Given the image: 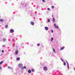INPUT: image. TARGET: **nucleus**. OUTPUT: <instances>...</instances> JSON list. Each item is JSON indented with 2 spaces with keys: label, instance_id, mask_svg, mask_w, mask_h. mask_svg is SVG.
<instances>
[{
  "label": "nucleus",
  "instance_id": "2eb2a0df",
  "mask_svg": "<svg viewBox=\"0 0 75 75\" xmlns=\"http://www.w3.org/2000/svg\"><path fill=\"white\" fill-rule=\"evenodd\" d=\"M53 51L54 52L56 53V52H55V49H53Z\"/></svg>",
  "mask_w": 75,
  "mask_h": 75
},
{
  "label": "nucleus",
  "instance_id": "393cba45",
  "mask_svg": "<svg viewBox=\"0 0 75 75\" xmlns=\"http://www.w3.org/2000/svg\"><path fill=\"white\" fill-rule=\"evenodd\" d=\"M45 30H48V28H45Z\"/></svg>",
  "mask_w": 75,
  "mask_h": 75
},
{
  "label": "nucleus",
  "instance_id": "a211bd4d",
  "mask_svg": "<svg viewBox=\"0 0 75 75\" xmlns=\"http://www.w3.org/2000/svg\"><path fill=\"white\" fill-rule=\"evenodd\" d=\"M7 67L8 69H11L12 68L11 67L8 66Z\"/></svg>",
  "mask_w": 75,
  "mask_h": 75
},
{
  "label": "nucleus",
  "instance_id": "473e14b6",
  "mask_svg": "<svg viewBox=\"0 0 75 75\" xmlns=\"http://www.w3.org/2000/svg\"><path fill=\"white\" fill-rule=\"evenodd\" d=\"M3 47H4V45H3Z\"/></svg>",
  "mask_w": 75,
  "mask_h": 75
},
{
  "label": "nucleus",
  "instance_id": "9d476101",
  "mask_svg": "<svg viewBox=\"0 0 75 75\" xmlns=\"http://www.w3.org/2000/svg\"><path fill=\"white\" fill-rule=\"evenodd\" d=\"M30 24L31 25H33L34 24V22H31Z\"/></svg>",
  "mask_w": 75,
  "mask_h": 75
},
{
  "label": "nucleus",
  "instance_id": "f8f14e48",
  "mask_svg": "<svg viewBox=\"0 0 75 75\" xmlns=\"http://www.w3.org/2000/svg\"><path fill=\"white\" fill-rule=\"evenodd\" d=\"M20 59V58H19V57H17L16 58L17 61H19Z\"/></svg>",
  "mask_w": 75,
  "mask_h": 75
},
{
  "label": "nucleus",
  "instance_id": "b1692460",
  "mask_svg": "<svg viewBox=\"0 0 75 75\" xmlns=\"http://www.w3.org/2000/svg\"><path fill=\"white\" fill-rule=\"evenodd\" d=\"M42 1L43 2H44V3H45V0H42Z\"/></svg>",
  "mask_w": 75,
  "mask_h": 75
},
{
  "label": "nucleus",
  "instance_id": "c85d7f7f",
  "mask_svg": "<svg viewBox=\"0 0 75 75\" xmlns=\"http://www.w3.org/2000/svg\"><path fill=\"white\" fill-rule=\"evenodd\" d=\"M52 8H54V6H52Z\"/></svg>",
  "mask_w": 75,
  "mask_h": 75
},
{
  "label": "nucleus",
  "instance_id": "f3484780",
  "mask_svg": "<svg viewBox=\"0 0 75 75\" xmlns=\"http://www.w3.org/2000/svg\"><path fill=\"white\" fill-rule=\"evenodd\" d=\"M37 46H38V47H39V46H40V44L38 43L37 44Z\"/></svg>",
  "mask_w": 75,
  "mask_h": 75
},
{
  "label": "nucleus",
  "instance_id": "2f4dec72",
  "mask_svg": "<svg viewBox=\"0 0 75 75\" xmlns=\"http://www.w3.org/2000/svg\"><path fill=\"white\" fill-rule=\"evenodd\" d=\"M52 17L53 18V15H52Z\"/></svg>",
  "mask_w": 75,
  "mask_h": 75
},
{
  "label": "nucleus",
  "instance_id": "c756f323",
  "mask_svg": "<svg viewBox=\"0 0 75 75\" xmlns=\"http://www.w3.org/2000/svg\"><path fill=\"white\" fill-rule=\"evenodd\" d=\"M2 52H4V50H2Z\"/></svg>",
  "mask_w": 75,
  "mask_h": 75
},
{
  "label": "nucleus",
  "instance_id": "423d86ee",
  "mask_svg": "<svg viewBox=\"0 0 75 75\" xmlns=\"http://www.w3.org/2000/svg\"><path fill=\"white\" fill-rule=\"evenodd\" d=\"M10 32L11 33H14V30L13 29H11L10 30Z\"/></svg>",
  "mask_w": 75,
  "mask_h": 75
},
{
  "label": "nucleus",
  "instance_id": "f03ea898",
  "mask_svg": "<svg viewBox=\"0 0 75 75\" xmlns=\"http://www.w3.org/2000/svg\"><path fill=\"white\" fill-rule=\"evenodd\" d=\"M67 62V69H69V64H68V62H67V61H66Z\"/></svg>",
  "mask_w": 75,
  "mask_h": 75
},
{
  "label": "nucleus",
  "instance_id": "6ab92c4d",
  "mask_svg": "<svg viewBox=\"0 0 75 75\" xmlns=\"http://www.w3.org/2000/svg\"><path fill=\"white\" fill-rule=\"evenodd\" d=\"M47 21H48V23H50V19H48Z\"/></svg>",
  "mask_w": 75,
  "mask_h": 75
},
{
  "label": "nucleus",
  "instance_id": "5701e85b",
  "mask_svg": "<svg viewBox=\"0 0 75 75\" xmlns=\"http://www.w3.org/2000/svg\"><path fill=\"white\" fill-rule=\"evenodd\" d=\"M54 40V38H52L51 39V41L52 42V40Z\"/></svg>",
  "mask_w": 75,
  "mask_h": 75
},
{
  "label": "nucleus",
  "instance_id": "a878e982",
  "mask_svg": "<svg viewBox=\"0 0 75 75\" xmlns=\"http://www.w3.org/2000/svg\"><path fill=\"white\" fill-rule=\"evenodd\" d=\"M45 28H48V27H45Z\"/></svg>",
  "mask_w": 75,
  "mask_h": 75
},
{
  "label": "nucleus",
  "instance_id": "9b49d317",
  "mask_svg": "<svg viewBox=\"0 0 75 75\" xmlns=\"http://www.w3.org/2000/svg\"><path fill=\"white\" fill-rule=\"evenodd\" d=\"M26 69V67L25 66H24L23 67H22V69Z\"/></svg>",
  "mask_w": 75,
  "mask_h": 75
},
{
  "label": "nucleus",
  "instance_id": "20e7f679",
  "mask_svg": "<svg viewBox=\"0 0 75 75\" xmlns=\"http://www.w3.org/2000/svg\"><path fill=\"white\" fill-rule=\"evenodd\" d=\"M43 69L45 71H47V67H43Z\"/></svg>",
  "mask_w": 75,
  "mask_h": 75
},
{
  "label": "nucleus",
  "instance_id": "cd10ccee",
  "mask_svg": "<svg viewBox=\"0 0 75 75\" xmlns=\"http://www.w3.org/2000/svg\"><path fill=\"white\" fill-rule=\"evenodd\" d=\"M61 60L62 61H64V60L62 58H61Z\"/></svg>",
  "mask_w": 75,
  "mask_h": 75
},
{
  "label": "nucleus",
  "instance_id": "dca6fc26",
  "mask_svg": "<svg viewBox=\"0 0 75 75\" xmlns=\"http://www.w3.org/2000/svg\"><path fill=\"white\" fill-rule=\"evenodd\" d=\"M8 28V25H5V28Z\"/></svg>",
  "mask_w": 75,
  "mask_h": 75
},
{
  "label": "nucleus",
  "instance_id": "7ed1b4c3",
  "mask_svg": "<svg viewBox=\"0 0 75 75\" xmlns=\"http://www.w3.org/2000/svg\"><path fill=\"white\" fill-rule=\"evenodd\" d=\"M54 26L55 28H58V26L56 25V24H54Z\"/></svg>",
  "mask_w": 75,
  "mask_h": 75
},
{
  "label": "nucleus",
  "instance_id": "6e6552de",
  "mask_svg": "<svg viewBox=\"0 0 75 75\" xmlns=\"http://www.w3.org/2000/svg\"><path fill=\"white\" fill-rule=\"evenodd\" d=\"M18 53V51H16L15 52L16 55H17Z\"/></svg>",
  "mask_w": 75,
  "mask_h": 75
},
{
  "label": "nucleus",
  "instance_id": "1a4fd4ad",
  "mask_svg": "<svg viewBox=\"0 0 75 75\" xmlns=\"http://www.w3.org/2000/svg\"><path fill=\"white\" fill-rule=\"evenodd\" d=\"M4 21V20L2 19H0V21H1V22H3V21Z\"/></svg>",
  "mask_w": 75,
  "mask_h": 75
},
{
  "label": "nucleus",
  "instance_id": "412c9836",
  "mask_svg": "<svg viewBox=\"0 0 75 75\" xmlns=\"http://www.w3.org/2000/svg\"><path fill=\"white\" fill-rule=\"evenodd\" d=\"M3 62V61H2L1 62H0V65H1V64H2V63Z\"/></svg>",
  "mask_w": 75,
  "mask_h": 75
},
{
  "label": "nucleus",
  "instance_id": "f257e3e1",
  "mask_svg": "<svg viewBox=\"0 0 75 75\" xmlns=\"http://www.w3.org/2000/svg\"><path fill=\"white\" fill-rule=\"evenodd\" d=\"M18 66L20 67H21V68H22V67H23V64H20L18 65Z\"/></svg>",
  "mask_w": 75,
  "mask_h": 75
},
{
  "label": "nucleus",
  "instance_id": "39448f33",
  "mask_svg": "<svg viewBox=\"0 0 75 75\" xmlns=\"http://www.w3.org/2000/svg\"><path fill=\"white\" fill-rule=\"evenodd\" d=\"M52 21L53 23H55V18H54V17L53 18Z\"/></svg>",
  "mask_w": 75,
  "mask_h": 75
},
{
  "label": "nucleus",
  "instance_id": "aec40b11",
  "mask_svg": "<svg viewBox=\"0 0 75 75\" xmlns=\"http://www.w3.org/2000/svg\"><path fill=\"white\" fill-rule=\"evenodd\" d=\"M64 65H66V63L65 62H64L63 64Z\"/></svg>",
  "mask_w": 75,
  "mask_h": 75
},
{
  "label": "nucleus",
  "instance_id": "bb28decb",
  "mask_svg": "<svg viewBox=\"0 0 75 75\" xmlns=\"http://www.w3.org/2000/svg\"><path fill=\"white\" fill-rule=\"evenodd\" d=\"M47 10H50V9L49 8H47Z\"/></svg>",
  "mask_w": 75,
  "mask_h": 75
},
{
  "label": "nucleus",
  "instance_id": "0eeeda50",
  "mask_svg": "<svg viewBox=\"0 0 75 75\" xmlns=\"http://www.w3.org/2000/svg\"><path fill=\"white\" fill-rule=\"evenodd\" d=\"M64 48H65V47H63L60 48V50H64Z\"/></svg>",
  "mask_w": 75,
  "mask_h": 75
},
{
  "label": "nucleus",
  "instance_id": "4be33fe9",
  "mask_svg": "<svg viewBox=\"0 0 75 75\" xmlns=\"http://www.w3.org/2000/svg\"><path fill=\"white\" fill-rule=\"evenodd\" d=\"M31 71H32V72H34V69H32L31 70Z\"/></svg>",
  "mask_w": 75,
  "mask_h": 75
},
{
  "label": "nucleus",
  "instance_id": "7c9ffc66",
  "mask_svg": "<svg viewBox=\"0 0 75 75\" xmlns=\"http://www.w3.org/2000/svg\"><path fill=\"white\" fill-rule=\"evenodd\" d=\"M51 32H52V33H53V30H51Z\"/></svg>",
  "mask_w": 75,
  "mask_h": 75
},
{
  "label": "nucleus",
  "instance_id": "ddd939ff",
  "mask_svg": "<svg viewBox=\"0 0 75 75\" xmlns=\"http://www.w3.org/2000/svg\"><path fill=\"white\" fill-rule=\"evenodd\" d=\"M6 41V39L4 38L3 39V41H4V42H5V41Z\"/></svg>",
  "mask_w": 75,
  "mask_h": 75
},
{
  "label": "nucleus",
  "instance_id": "4468645a",
  "mask_svg": "<svg viewBox=\"0 0 75 75\" xmlns=\"http://www.w3.org/2000/svg\"><path fill=\"white\" fill-rule=\"evenodd\" d=\"M31 70H28V72L29 74H30L31 73Z\"/></svg>",
  "mask_w": 75,
  "mask_h": 75
}]
</instances>
